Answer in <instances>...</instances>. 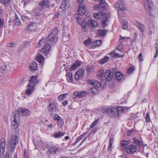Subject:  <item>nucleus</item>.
Masks as SVG:
<instances>
[{
	"mask_svg": "<svg viewBox=\"0 0 158 158\" xmlns=\"http://www.w3.org/2000/svg\"><path fill=\"white\" fill-rule=\"evenodd\" d=\"M47 40L52 44L56 43L58 40V38L56 36H51V35H49L47 37Z\"/></svg>",
	"mask_w": 158,
	"mask_h": 158,
	"instance_id": "obj_21",
	"label": "nucleus"
},
{
	"mask_svg": "<svg viewBox=\"0 0 158 158\" xmlns=\"http://www.w3.org/2000/svg\"><path fill=\"white\" fill-rule=\"evenodd\" d=\"M69 1L70 0H62L60 8L63 10L68 8L69 6Z\"/></svg>",
	"mask_w": 158,
	"mask_h": 158,
	"instance_id": "obj_12",
	"label": "nucleus"
},
{
	"mask_svg": "<svg viewBox=\"0 0 158 158\" xmlns=\"http://www.w3.org/2000/svg\"><path fill=\"white\" fill-rule=\"evenodd\" d=\"M150 120V117L149 116V113L147 112L145 116V121L147 122H148Z\"/></svg>",
	"mask_w": 158,
	"mask_h": 158,
	"instance_id": "obj_50",
	"label": "nucleus"
},
{
	"mask_svg": "<svg viewBox=\"0 0 158 158\" xmlns=\"http://www.w3.org/2000/svg\"><path fill=\"white\" fill-rule=\"evenodd\" d=\"M42 44H43L40 41H39L38 44V47H40Z\"/></svg>",
	"mask_w": 158,
	"mask_h": 158,
	"instance_id": "obj_64",
	"label": "nucleus"
},
{
	"mask_svg": "<svg viewBox=\"0 0 158 158\" xmlns=\"http://www.w3.org/2000/svg\"><path fill=\"white\" fill-rule=\"evenodd\" d=\"M23 156V158H28V156L26 153V150L25 149L24 150Z\"/></svg>",
	"mask_w": 158,
	"mask_h": 158,
	"instance_id": "obj_60",
	"label": "nucleus"
},
{
	"mask_svg": "<svg viewBox=\"0 0 158 158\" xmlns=\"http://www.w3.org/2000/svg\"><path fill=\"white\" fill-rule=\"evenodd\" d=\"M55 148V146L52 145L49 146L48 147V149L49 152H50L51 154L53 152H54V148Z\"/></svg>",
	"mask_w": 158,
	"mask_h": 158,
	"instance_id": "obj_41",
	"label": "nucleus"
},
{
	"mask_svg": "<svg viewBox=\"0 0 158 158\" xmlns=\"http://www.w3.org/2000/svg\"><path fill=\"white\" fill-rule=\"evenodd\" d=\"M27 30L29 31H35L37 30L36 24L35 23H32L30 24L27 27Z\"/></svg>",
	"mask_w": 158,
	"mask_h": 158,
	"instance_id": "obj_18",
	"label": "nucleus"
},
{
	"mask_svg": "<svg viewBox=\"0 0 158 158\" xmlns=\"http://www.w3.org/2000/svg\"><path fill=\"white\" fill-rule=\"evenodd\" d=\"M60 148L59 147L55 146V148H54L55 150L54 152L55 153H56L57 152H59L60 151Z\"/></svg>",
	"mask_w": 158,
	"mask_h": 158,
	"instance_id": "obj_57",
	"label": "nucleus"
},
{
	"mask_svg": "<svg viewBox=\"0 0 158 158\" xmlns=\"http://www.w3.org/2000/svg\"><path fill=\"white\" fill-rule=\"evenodd\" d=\"M134 140L133 143L136 144L137 146L139 148L142 147L143 145V141L140 139H138L135 138H134L133 139Z\"/></svg>",
	"mask_w": 158,
	"mask_h": 158,
	"instance_id": "obj_22",
	"label": "nucleus"
},
{
	"mask_svg": "<svg viewBox=\"0 0 158 158\" xmlns=\"http://www.w3.org/2000/svg\"><path fill=\"white\" fill-rule=\"evenodd\" d=\"M68 104V101L67 100H65L62 103V105L63 106H65L66 105Z\"/></svg>",
	"mask_w": 158,
	"mask_h": 158,
	"instance_id": "obj_62",
	"label": "nucleus"
},
{
	"mask_svg": "<svg viewBox=\"0 0 158 158\" xmlns=\"http://www.w3.org/2000/svg\"><path fill=\"white\" fill-rule=\"evenodd\" d=\"M48 107L49 111L51 113H53L58 111L55 103L54 102L50 103Z\"/></svg>",
	"mask_w": 158,
	"mask_h": 158,
	"instance_id": "obj_10",
	"label": "nucleus"
},
{
	"mask_svg": "<svg viewBox=\"0 0 158 158\" xmlns=\"http://www.w3.org/2000/svg\"><path fill=\"white\" fill-rule=\"evenodd\" d=\"M7 46L8 47H14L15 46V44L14 42H11L7 44Z\"/></svg>",
	"mask_w": 158,
	"mask_h": 158,
	"instance_id": "obj_49",
	"label": "nucleus"
},
{
	"mask_svg": "<svg viewBox=\"0 0 158 158\" xmlns=\"http://www.w3.org/2000/svg\"><path fill=\"white\" fill-rule=\"evenodd\" d=\"M98 119L96 120L91 125L90 128H92L94 127L98 123Z\"/></svg>",
	"mask_w": 158,
	"mask_h": 158,
	"instance_id": "obj_53",
	"label": "nucleus"
},
{
	"mask_svg": "<svg viewBox=\"0 0 158 158\" xmlns=\"http://www.w3.org/2000/svg\"><path fill=\"white\" fill-rule=\"evenodd\" d=\"M104 72V71L103 69L100 70L97 73V77L100 78H102L103 77Z\"/></svg>",
	"mask_w": 158,
	"mask_h": 158,
	"instance_id": "obj_38",
	"label": "nucleus"
},
{
	"mask_svg": "<svg viewBox=\"0 0 158 158\" xmlns=\"http://www.w3.org/2000/svg\"><path fill=\"white\" fill-rule=\"evenodd\" d=\"M155 48H156V53L155 54L154 56V58L157 57V56L158 55V46L156 47Z\"/></svg>",
	"mask_w": 158,
	"mask_h": 158,
	"instance_id": "obj_55",
	"label": "nucleus"
},
{
	"mask_svg": "<svg viewBox=\"0 0 158 158\" xmlns=\"http://www.w3.org/2000/svg\"><path fill=\"white\" fill-rule=\"evenodd\" d=\"M91 88L89 90V93H92L94 94H97L98 93V89L100 84L96 81L88 80Z\"/></svg>",
	"mask_w": 158,
	"mask_h": 158,
	"instance_id": "obj_4",
	"label": "nucleus"
},
{
	"mask_svg": "<svg viewBox=\"0 0 158 158\" xmlns=\"http://www.w3.org/2000/svg\"><path fill=\"white\" fill-rule=\"evenodd\" d=\"M64 134V132L58 131L57 132L55 133L53 135V136L55 138H57L63 136Z\"/></svg>",
	"mask_w": 158,
	"mask_h": 158,
	"instance_id": "obj_29",
	"label": "nucleus"
},
{
	"mask_svg": "<svg viewBox=\"0 0 158 158\" xmlns=\"http://www.w3.org/2000/svg\"><path fill=\"white\" fill-rule=\"evenodd\" d=\"M128 143V141L126 140H122L120 142L121 147L124 149H125L126 148L127 146Z\"/></svg>",
	"mask_w": 158,
	"mask_h": 158,
	"instance_id": "obj_32",
	"label": "nucleus"
},
{
	"mask_svg": "<svg viewBox=\"0 0 158 158\" xmlns=\"http://www.w3.org/2000/svg\"><path fill=\"white\" fill-rule=\"evenodd\" d=\"M81 63L80 61L77 60L75 61L71 67L70 68L69 70L70 71H73L76 69L77 67L80 66Z\"/></svg>",
	"mask_w": 158,
	"mask_h": 158,
	"instance_id": "obj_19",
	"label": "nucleus"
},
{
	"mask_svg": "<svg viewBox=\"0 0 158 158\" xmlns=\"http://www.w3.org/2000/svg\"><path fill=\"white\" fill-rule=\"evenodd\" d=\"M81 26L82 29V31L84 32H85L87 31V29L86 28V24L85 23H83L81 24Z\"/></svg>",
	"mask_w": 158,
	"mask_h": 158,
	"instance_id": "obj_45",
	"label": "nucleus"
},
{
	"mask_svg": "<svg viewBox=\"0 0 158 158\" xmlns=\"http://www.w3.org/2000/svg\"><path fill=\"white\" fill-rule=\"evenodd\" d=\"M4 10L2 7H0V15H2L3 12Z\"/></svg>",
	"mask_w": 158,
	"mask_h": 158,
	"instance_id": "obj_63",
	"label": "nucleus"
},
{
	"mask_svg": "<svg viewBox=\"0 0 158 158\" xmlns=\"http://www.w3.org/2000/svg\"><path fill=\"white\" fill-rule=\"evenodd\" d=\"M109 59V57L107 56H105L104 58L102 59L99 62V63L101 64H103L107 62Z\"/></svg>",
	"mask_w": 158,
	"mask_h": 158,
	"instance_id": "obj_37",
	"label": "nucleus"
},
{
	"mask_svg": "<svg viewBox=\"0 0 158 158\" xmlns=\"http://www.w3.org/2000/svg\"><path fill=\"white\" fill-rule=\"evenodd\" d=\"M99 2V5H97L94 7L95 10H99V12L94 13V16L96 19H99L101 18L102 25L103 27H105L107 25L106 23L108 18L107 15L106 14L107 11L106 4L104 0H101Z\"/></svg>",
	"mask_w": 158,
	"mask_h": 158,
	"instance_id": "obj_1",
	"label": "nucleus"
},
{
	"mask_svg": "<svg viewBox=\"0 0 158 158\" xmlns=\"http://www.w3.org/2000/svg\"><path fill=\"white\" fill-rule=\"evenodd\" d=\"M134 69L133 67H131L128 69L127 70V73L129 74H130L132 73L134 70Z\"/></svg>",
	"mask_w": 158,
	"mask_h": 158,
	"instance_id": "obj_51",
	"label": "nucleus"
},
{
	"mask_svg": "<svg viewBox=\"0 0 158 158\" xmlns=\"http://www.w3.org/2000/svg\"><path fill=\"white\" fill-rule=\"evenodd\" d=\"M18 141V137L16 135H12L9 139L7 147L12 152H14Z\"/></svg>",
	"mask_w": 158,
	"mask_h": 158,
	"instance_id": "obj_3",
	"label": "nucleus"
},
{
	"mask_svg": "<svg viewBox=\"0 0 158 158\" xmlns=\"http://www.w3.org/2000/svg\"><path fill=\"white\" fill-rule=\"evenodd\" d=\"M84 0H77L78 3H80L79 5V7L77 10V12L80 15H83L86 11V8L85 6L81 3Z\"/></svg>",
	"mask_w": 158,
	"mask_h": 158,
	"instance_id": "obj_6",
	"label": "nucleus"
},
{
	"mask_svg": "<svg viewBox=\"0 0 158 158\" xmlns=\"http://www.w3.org/2000/svg\"><path fill=\"white\" fill-rule=\"evenodd\" d=\"M85 74V70L82 69H79L76 72L74 77L76 81H78L83 78Z\"/></svg>",
	"mask_w": 158,
	"mask_h": 158,
	"instance_id": "obj_8",
	"label": "nucleus"
},
{
	"mask_svg": "<svg viewBox=\"0 0 158 158\" xmlns=\"http://www.w3.org/2000/svg\"><path fill=\"white\" fill-rule=\"evenodd\" d=\"M58 33V30L57 28L55 27L53 28L51 31V33L49 35H51V36H55Z\"/></svg>",
	"mask_w": 158,
	"mask_h": 158,
	"instance_id": "obj_36",
	"label": "nucleus"
},
{
	"mask_svg": "<svg viewBox=\"0 0 158 158\" xmlns=\"http://www.w3.org/2000/svg\"><path fill=\"white\" fill-rule=\"evenodd\" d=\"M30 69L31 70H36L37 68V63L35 62H33L30 64Z\"/></svg>",
	"mask_w": 158,
	"mask_h": 158,
	"instance_id": "obj_31",
	"label": "nucleus"
},
{
	"mask_svg": "<svg viewBox=\"0 0 158 158\" xmlns=\"http://www.w3.org/2000/svg\"><path fill=\"white\" fill-rule=\"evenodd\" d=\"M136 149L137 146L134 144H131L128 146L126 151L128 153L132 154L136 151Z\"/></svg>",
	"mask_w": 158,
	"mask_h": 158,
	"instance_id": "obj_14",
	"label": "nucleus"
},
{
	"mask_svg": "<svg viewBox=\"0 0 158 158\" xmlns=\"http://www.w3.org/2000/svg\"><path fill=\"white\" fill-rule=\"evenodd\" d=\"M64 124L63 120L61 118H60L59 120H57V124L58 125L62 126Z\"/></svg>",
	"mask_w": 158,
	"mask_h": 158,
	"instance_id": "obj_47",
	"label": "nucleus"
},
{
	"mask_svg": "<svg viewBox=\"0 0 158 158\" xmlns=\"http://www.w3.org/2000/svg\"><path fill=\"white\" fill-rule=\"evenodd\" d=\"M31 114L30 110L25 108H19L17 110L15 111L12 115L11 119L12 128L14 129L18 127V121L19 119V114L23 116L29 115Z\"/></svg>",
	"mask_w": 158,
	"mask_h": 158,
	"instance_id": "obj_2",
	"label": "nucleus"
},
{
	"mask_svg": "<svg viewBox=\"0 0 158 158\" xmlns=\"http://www.w3.org/2000/svg\"><path fill=\"white\" fill-rule=\"evenodd\" d=\"M11 1V0H0V3L4 5H6Z\"/></svg>",
	"mask_w": 158,
	"mask_h": 158,
	"instance_id": "obj_42",
	"label": "nucleus"
},
{
	"mask_svg": "<svg viewBox=\"0 0 158 158\" xmlns=\"http://www.w3.org/2000/svg\"><path fill=\"white\" fill-rule=\"evenodd\" d=\"M4 20L0 18V28L2 27L3 26Z\"/></svg>",
	"mask_w": 158,
	"mask_h": 158,
	"instance_id": "obj_54",
	"label": "nucleus"
},
{
	"mask_svg": "<svg viewBox=\"0 0 158 158\" xmlns=\"http://www.w3.org/2000/svg\"><path fill=\"white\" fill-rule=\"evenodd\" d=\"M6 142L5 139H2L0 145V152H3L5 147Z\"/></svg>",
	"mask_w": 158,
	"mask_h": 158,
	"instance_id": "obj_25",
	"label": "nucleus"
},
{
	"mask_svg": "<svg viewBox=\"0 0 158 158\" xmlns=\"http://www.w3.org/2000/svg\"><path fill=\"white\" fill-rule=\"evenodd\" d=\"M51 48V46L48 43H46L45 46L42 49V52L44 55H46L48 53Z\"/></svg>",
	"mask_w": 158,
	"mask_h": 158,
	"instance_id": "obj_17",
	"label": "nucleus"
},
{
	"mask_svg": "<svg viewBox=\"0 0 158 158\" xmlns=\"http://www.w3.org/2000/svg\"><path fill=\"white\" fill-rule=\"evenodd\" d=\"M135 24L140 31L142 33H143L144 31L145 27L144 25L137 21L135 22Z\"/></svg>",
	"mask_w": 158,
	"mask_h": 158,
	"instance_id": "obj_20",
	"label": "nucleus"
},
{
	"mask_svg": "<svg viewBox=\"0 0 158 158\" xmlns=\"http://www.w3.org/2000/svg\"><path fill=\"white\" fill-rule=\"evenodd\" d=\"M67 94H62L59 96L58 97V99L60 101L63 100L65 97V95H67Z\"/></svg>",
	"mask_w": 158,
	"mask_h": 158,
	"instance_id": "obj_44",
	"label": "nucleus"
},
{
	"mask_svg": "<svg viewBox=\"0 0 158 158\" xmlns=\"http://www.w3.org/2000/svg\"><path fill=\"white\" fill-rule=\"evenodd\" d=\"M102 42L101 40H97L94 42H93L94 44V46L95 47L99 46L101 45Z\"/></svg>",
	"mask_w": 158,
	"mask_h": 158,
	"instance_id": "obj_43",
	"label": "nucleus"
},
{
	"mask_svg": "<svg viewBox=\"0 0 158 158\" xmlns=\"http://www.w3.org/2000/svg\"><path fill=\"white\" fill-rule=\"evenodd\" d=\"M27 87H28V88L25 91L26 94L28 96H30L32 92L34 91L35 88L34 86H28V85Z\"/></svg>",
	"mask_w": 158,
	"mask_h": 158,
	"instance_id": "obj_23",
	"label": "nucleus"
},
{
	"mask_svg": "<svg viewBox=\"0 0 158 158\" xmlns=\"http://www.w3.org/2000/svg\"><path fill=\"white\" fill-rule=\"evenodd\" d=\"M49 2L48 0L46 1L45 0H43L39 3V5L40 6H42L44 8V7L48 6H49Z\"/></svg>",
	"mask_w": 158,
	"mask_h": 158,
	"instance_id": "obj_28",
	"label": "nucleus"
},
{
	"mask_svg": "<svg viewBox=\"0 0 158 158\" xmlns=\"http://www.w3.org/2000/svg\"><path fill=\"white\" fill-rule=\"evenodd\" d=\"M113 73L111 70H106L104 74V77L107 81H111L113 78Z\"/></svg>",
	"mask_w": 158,
	"mask_h": 158,
	"instance_id": "obj_11",
	"label": "nucleus"
},
{
	"mask_svg": "<svg viewBox=\"0 0 158 158\" xmlns=\"http://www.w3.org/2000/svg\"><path fill=\"white\" fill-rule=\"evenodd\" d=\"M115 78L118 81L121 82L124 79V77L121 72H118L115 74Z\"/></svg>",
	"mask_w": 158,
	"mask_h": 158,
	"instance_id": "obj_15",
	"label": "nucleus"
},
{
	"mask_svg": "<svg viewBox=\"0 0 158 158\" xmlns=\"http://www.w3.org/2000/svg\"><path fill=\"white\" fill-rule=\"evenodd\" d=\"M115 7L118 8V15L119 17H121V11H123L126 9L125 6L124 5L123 3L120 1L118 2L115 4Z\"/></svg>",
	"mask_w": 158,
	"mask_h": 158,
	"instance_id": "obj_7",
	"label": "nucleus"
},
{
	"mask_svg": "<svg viewBox=\"0 0 158 158\" xmlns=\"http://www.w3.org/2000/svg\"><path fill=\"white\" fill-rule=\"evenodd\" d=\"M119 108V111H121L123 112H127L129 109L130 108L127 107L121 106L118 107Z\"/></svg>",
	"mask_w": 158,
	"mask_h": 158,
	"instance_id": "obj_35",
	"label": "nucleus"
},
{
	"mask_svg": "<svg viewBox=\"0 0 158 158\" xmlns=\"http://www.w3.org/2000/svg\"><path fill=\"white\" fill-rule=\"evenodd\" d=\"M44 60V58L42 55L39 54L36 57V60L40 63L41 64Z\"/></svg>",
	"mask_w": 158,
	"mask_h": 158,
	"instance_id": "obj_30",
	"label": "nucleus"
},
{
	"mask_svg": "<svg viewBox=\"0 0 158 158\" xmlns=\"http://www.w3.org/2000/svg\"><path fill=\"white\" fill-rule=\"evenodd\" d=\"M10 152H6L4 156V158H9L10 157Z\"/></svg>",
	"mask_w": 158,
	"mask_h": 158,
	"instance_id": "obj_58",
	"label": "nucleus"
},
{
	"mask_svg": "<svg viewBox=\"0 0 158 158\" xmlns=\"http://www.w3.org/2000/svg\"><path fill=\"white\" fill-rule=\"evenodd\" d=\"M72 76L73 74L72 73H68L66 74V76L68 81L70 82L73 81V78Z\"/></svg>",
	"mask_w": 158,
	"mask_h": 158,
	"instance_id": "obj_33",
	"label": "nucleus"
},
{
	"mask_svg": "<svg viewBox=\"0 0 158 158\" xmlns=\"http://www.w3.org/2000/svg\"><path fill=\"white\" fill-rule=\"evenodd\" d=\"M37 76H32L31 77L30 79L29 80V83L28 85V86H31L35 87V85L37 83V81H34L37 79Z\"/></svg>",
	"mask_w": 158,
	"mask_h": 158,
	"instance_id": "obj_16",
	"label": "nucleus"
},
{
	"mask_svg": "<svg viewBox=\"0 0 158 158\" xmlns=\"http://www.w3.org/2000/svg\"><path fill=\"white\" fill-rule=\"evenodd\" d=\"M86 94L87 93L85 91L76 92L73 94V98L84 97Z\"/></svg>",
	"mask_w": 158,
	"mask_h": 158,
	"instance_id": "obj_13",
	"label": "nucleus"
},
{
	"mask_svg": "<svg viewBox=\"0 0 158 158\" xmlns=\"http://www.w3.org/2000/svg\"><path fill=\"white\" fill-rule=\"evenodd\" d=\"M87 24L90 27H94L97 26L98 23L94 20L90 19L88 21Z\"/></svg>",
	"mask_w": 158,
	"mask_h": 158,
	"instance_id": "obj_24",
	"label": "nucleus"
},
{
	"mask_svg": "<svg viewBox=\"0 0 158 158\" xmlns=\"http://www.w3.org/2000/svg\"><path fill=\"white\" fill-rule=\"evenodd\" d=\"M145 10L148 15H151L153 10V4L151 0H143Z\"/></svg>",
	"mask_w": 158,
	"mask_h": 158,
	"instance_id": "obj_5",
	"label": "nucleus"
},
{
	"mask_svg": "<svg viewBox=\"0 0 158 158\" xmlns=\"http://www.w3.org/2000/svg\"><path fill=\"white\" fill-rule=\"evenodd\" d=\"M12 14L15 16L14 20L15 21V24L18 26L20 25L21 24V23L20 21V20L17 15L15 13Z\"/></svg>",
	"mask_w": 158,
	"mask_h": 158,
	"instance_id": "obj_26",
	"label": "nucleus"
},
{
	"mask_svg": "<svg viewBox=\"0 0 158 158\" xmlns=\"http://www.w3.org/2000/svg\"><path fill=\"white\" fill-rule=\"evenodd\" d=\"M70 34L69 33L67 34L64 32L63 34V36L62 37V40L64 42H65L68 41L69 39Z\"/></svg>",
	"mask_w": 158,
	"mask_h": 158,
	"instance_id": "obj_27",
	"label": "nucleus"
},
{
	"mask_svg": "<svg viewBox=\"0 0 158 158\" xmlns=\"http://www.w3.org/2000/svg\"><path fill=\"white\" fill-rule=\"evenodd\" d=\"M128 26V23L126 22H124L122 25V28L123 29H126Z\"/></svg>",
	"mask_w": 158,
	"mask_h": 158,
	"instance_id": "obj_52",
	"label": "nucleus"
},
{
	"mask_svg": "<svg viewBox=\"0 0 158 158\" xmlns=\"http://www.w3.org/2000/svg\"><path fill=\"white\" fill-rule=\"evenodd\" d=\"M139 60L140 62L143 61V59L142 58V55L141 53H140L139 54Z\"/></svg>",
	"mask_w": 158,
	"mask_h": 158,
	"instance_id": "obj_59",
	"label": "nucleus"
},
{
	"mask_svg": "<svg viewBox=\"0 0 158 158\" xmlns=\"http://www.w3.org/2000/svg\"><path fill=\"white\" fill-rule=\"evenodd\" d=\"M87 70L89 72H90L92 70V68L91 66H88L86 68Z\"/></svg>",
	"mask_w": 158,
	"mask_h": 158,
	"instance_id": "obj_61",
	"label": "nucleus"
},
{
	"mask_svg": "<svg viewBox=\"0 0 158 158\" xmlns=\"http://www.w3.org/2000/svg\"><path fill=\"white\" fill-rule=\"evenodd\" d=\"M114 140V139L113 137H110L109 140V145L108 148V151H110L112 148V144L113 143Z\"/></svg>",
	"mask_w": 158,
	"mask_h": 158,
	"instance_id": "obj_34",
	"label": "nucleus"
},
{
	"mask_svg": "<svg viewBox=\"0 0 158 158\" xmlns=\"http://www.w3.org/2000/svg\"><path fill=\"white\" fill-rule=\"evenodd\" d=\"M88 132H86L82 134L80 136H78L77 139L78 141H80L81 139L85 136L88 133Z\"/></svg>",
	"mask_w": 158,
	"mask_h": 158,
	"instance_id": "obj_46",
	"label": "nucleus"
},
{
	"mask_svg": "<svg viewBox=\"0 0 158 158\" xmlns=\"http://www.w3.org/2000/svg\"><path fill=\"white\" fill-rule=\"evenodd\" d=\"M106 110L108 113H110V115L114 117H116L118 115L119 110L118 107V109L114 107L108 108L106 109Z\"/></svg>",
	"mask_w": 158,
	"mask_h": 158,
	"instance_id": "obj_9",
	"label": "nucleus"
},
{
	"mask_svg": "<svg viewBox=\"0 0 158 158\" xmlns=\"http://www.w3.org/2000/svg\"><path fill=\"white\" fill-rule=\"evenodd\" d=\"M92 42V40L91 38H89L84 41V44L86 46H89Z\"/></svg>",
	"mask_w": 158,
	"mask_h": 158,
	"instance_id": "obj_40",
	"label": "nucleus"
},
{
	"mask_svg": "<svg viewBox=\"0 0 158 158\" xmlns=\"http://www.w3.org/2000/svg\"><path fill=\"white\" fill-rule=\"evenodd\" d=\"M110 55L113 57H120V56H119V55L118 54L116 53L115 52V51H114L113 52L110 53Z\"/></svg>",
	"mask_w": 158,
	"mask_h": 158,
	"instance_id": "obj_48",
	"label": "nucleus"
},
{
	"mask_svg": "<svg viewBox=\"0 0 158 158\" xmlns=\"http://www.w3.org/2000/svg\"><path fill=\"white\" fill-rule=\"evenodd\" d=\"M59 116V115L57 114H56L54 115V119L55 120H58L60 118H61Z\"/></svg>",
	"mask_w": 158,
	"mask_h": 158,
	"instance_id": "obj_56",
	"label": "nucleus"
},
{
	"mask_svg": "<svg viewBox=\"0 0 158 158\" xmlns=\"http://www.w3.org/2000/svg\"><path fill=\"white\" fill-rule=\"evenodd\" d=\"M98 32L100 36H104L106 35V30L100 29L98 30Z\"/></svg>",
	"mask_w": 158,
	"mask_h": 158,
	"instance_id": "obj_39",
	"label": "nucleus"
}]
</instances>
